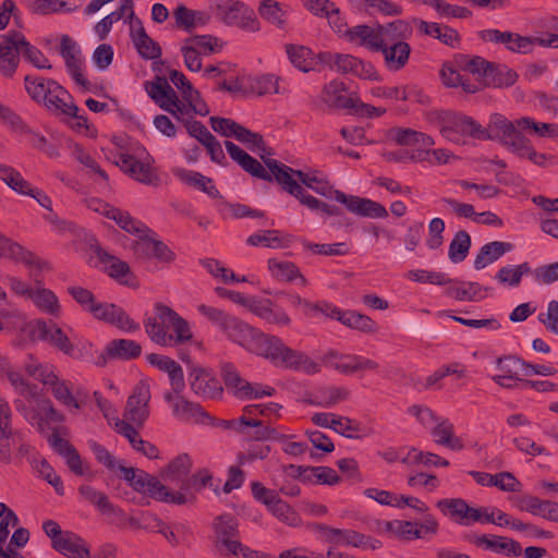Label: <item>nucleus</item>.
I'll use <instances>...</instances> for the list:
<instances>
[{
	"instance_id": "a18cd8bd",
	"label": "nucleus",
	"mask_w": 558,
	"mask_h": 558,
	"mask_svg": "<svg viewBox=\"0 0 558 558\" xmlns=\"http://www.w3.org/2000/svg\"><path fill=\"white\" fill-rule=\"evenodd\" d=\"M379 29L385 43L404 41V39L410 38L413 33L411 24L404 20H396L385 25H379Z\"/></svg>"
},
{
	"instance_id": "412c9836",
	"label": "nucleus",
	"mask_w": 558,
	"mask_h": 558,
	"mask_svg": "<svg viewBox=\"0 0 558 558\" xmlns=\"http://www.w3.org/2000/svg\"><path fill=\"white\" fill-rule=\"evenodd\" d=\"M347 86L343 82L333 80L323 87V101L336 109L356 108L359 98L345 96Z\"/></svg>"
},
{
	"instance_id": "58836bf2",
	"label": "nucleus",
	"mask_w": 558,
	"mask_h": 558,
	"mask_svg": "<svg viewBox=\"0 0 558 558\" xmlns=\"http://www.w3.org/2000/svg\"><path fill=\"white\" fill-rule=\"evenodd\" d=\"M109 219L116 221V223L124 231L131 234L141 235L144 233H153L145 223L133 218L128 211H123L119 208L110 209Z\"/></svg>"
},
{
	"instance_id": "9b49d317",
	"label": "nucleus",
	"mask_w": 558,
	"mask_h": 558,
	"mask_svg": "<svg viewBox=\"0 0 558 558\" xmlns=\"http://www.w3.org/2000/svg\"><path fill=\"white\" fill-rule=\"evenodd\" d=\"M149 386L143 381L138 383L128 398L124 417L131 423L142 426L149 416Z\"/></svg>"
},
{
	"instance_id": "6ab92c4d",
	"label": "nucleus",
	"mask_w": 558,
	"mask_h": 558,
	"mask_svg": "<svg viewBox=\"0 0 558 558\" xmlns=\"http://www.w3.org/2000/svg\"><path fill=\"white\" fill-rule=\"evenodd\" d=\"M316 531L325 535L326 542L333 545L362 547L367 544V536L354 530H341L323 523L315 524Z\"/></svg>"
},
{
	"instance_id": "e2e57ef3",
	"label": "nucleus",
	"mask_w": 558,
	"mask_h": 558,
	"mask_svg": "<svg viewBox=\"0 0 558 558\" xmlns=\"http://www.w3.org/2000/svg\"><path fill=\"white\" fill-rule=\"evenodd\" d=\"M169 78L175 85V87L181 90L183 98L189 104H192L194 99H199V92L193 87L191 82L182 72L178 70H170Z\"/></svg>"
},
{
	"instance_id": "c85d7f7f",
	"label": "nucleus",
	"mask_w": 558,
	"mask_h": 558,
	"mask_svg": "<svg viewBox=\"0 0 558 558\" xmlns=\"http://www.w3.org/2000/svg\"><path fill=\"white\" fill-rule=\"evenodd\" d=\"M130 36L138 52V54L146 60H155L161 57V47L146 33L144 26L140 29H130Z\"/></svg>"
},
{
	"instance_id": "f8f14e48",
	"label": "nucleus",
	"mask_w": 558,
	"mask_h": 558,
	"mask_svg": "<svg viewBox=\"0 0 558 558\" xmlns=\"http://www.w3.org/2000/svg\"><path fill=\"white\" fill-rule=\"evenodd\" d=\"M48 97L43 106L57 116H75L80 111L78 107L72 101L69 92L54 80H48Z\"/></svg>"
},
{
	"instance_id": "9d476101",
	"label": "nucleus",
	"mask_w": 558,
	"mask_h": 558,
	"mask_svg": "<svg viewBox=\"0 0 558 558\" xmlns=\"http://www.w3.org/2000/svg\"><path fill=\"white\" fill-rule=\"evenodd\" d=\"M90 248L96 254L99 262L106 265L105 270L110 278L121 284L134 287L133 280L135 279V276L132 274L126 262L109 254L99 245L97 240H94V243H90Z\"/></svg>"
},
{
	"instance_id": "4d7b16f0",
	"label": "nucleus",
	"mask_w": 558,
	"mask_h": 558,
	"mask_svg": "<svg viewBox=\"0 0 558 558\" xmlns=\"http://www.w3.org/2000/svg\"><path fill=\"white\" fill-rule=\"evenodd\" d=\"M130 486L140 494H146L150 498L158 489L162 488V483L147 472L140 470Z\"/></svg>"
},
{
	"instance_id": "de8ad7c7",
	"label": "nucleus",
	"mask_w": 558,
	"mask_h": 558,
	"mask_svg": "<svg viewBox=\"0 0 558 558\" xmlns=\"http://www.w3.org/2000/svg\"><path fill=\"white\" fill-rule=\"evenodd\" d=\"M395 140L401 146H418L420 148H427L435 144L429 135L413 129H397Z\"/></svg>"
},
{
	"instance_id": "6e6d98bb",
	"label": "nucleus",
	"mask_w": 558,
	"mask_h": 558,
	"mask_svg": "<svg viewBox=\"0 0 558 558\" xmlns=\"http://www.w3.org/2000/svg\"><path fill=\"white\" fill-rule=\"evenodd\" d=\"M414 522L412 521H403V520H393V521H377L376 529L378 531H385L397 538L405 542H411V532L413 529Z\"/></svg>"
},
{
	"instance_id": "4c0bfd02",
	"label": "nucleus",
	"mask_w": 558,
	"mask_h": 558,
	"mask_svg": "<svg viewBox=\"0 0 558 558\" xmlns=\"http://www.w3.org/2000/svg\"><path fill=\"white\" fill-rule=\"evenodd\" d=\"M35 283L38 286V288L36 291L33 290L32 296L29 299L40 310L51 315L58 314L60 305L57 295L51 290L40 287L43 284V280L38 275L35 276Z\"/></svg>"
},
{
	"instance_id": "dca6fc26",
	"label": "nucleus",
	"mask_w": 558,
	"mask_h": 558,
	"mask_svg": "<svg viewBox=\"0 0 558 558\" xmlns=\"http://www.w3.org/2000/svg\"><path fill=\"white\" fill-rule=\"evenodd\" d=\"M116 165L131 178L143 184L158 186L160 183V178L156 170L150 165L140 161L132 155L121 154Z\"/></svg>"
},
{
	"instance_id": "09e8293b",
	"label": "nucleus",
	"mask_w": 558,
	"mask_h": 558,
	"mask_svg": "<svg viewBox=\"0 0 558 558\" xmlns=\"http://www.w3.org/2000/svg\"><path fill=\"white\" fill-rule=\"evenodd\" d=\"M225 124L229 123L232 128V134L233 137L241 142L242 144L246 145L248 149L254 150L255 148L265 151L266 145L264 142V138L262 134L255 133L245 126L239 124V123H231V122H223Z\"/></svg>"
},
{
	"instance_id": "e433bc0d",
	"label": "nucleus",
	"mask_w": 558,
	"mask_h": 558,
	"mask_svg": "<svg viewBox=\"0 0 558 558\" xmlns=\"http://www.w3.org/2000/svg\"><path fill=\"white\" fill-rule=\"evenodd\" d=\"M437 425L432 429V436L438 445H442L452 450H461L464 445L459 437L453 436V424L448 420H438Z\"/></svg>"
},
{
	"instance_id": "f03ea898",
	"label": "nucleus",
	"mask_w": 558,
	"mask_h": 558,
	"mask_svg": "<svg viewBox=\"0 0 558 558\" xmlns=\"http://www.w3.org/2000/svg\"><path fill=\"white\" fill-rule=\"evenodd\" d=\"M262 160L265 166L270 169L275 177V181L282 187V190L298 198L300 203L308 209L320 211L329 217H338L343 214L338 206L319 201L313 195L306 193L299 181L290 175L289 171H292L291 167L281 163L276 159H265L263 156Z\"/></svg>"
},
{
	"instance_id": "39448f33",
	"label": "nucleus",
	"mask_w": 558,
	"mask_h": 558,
	"mask_svg": "<svg viewBox=\"0 0 558 558\" xmlns=\"http://www.w3.org/2000/svg\"><path fill=\"white\" fill-rule=\"evenodd\" d=\"M32 333L37 339L48 342L63 354L74 360H83L85 357L83 349L75 347L62 328L52 320H36Z\"/></svg>"
},
{
	"instance_id": "864d4df0",
	"label": "nucleus",
	"mask_w": 558,
	"mask_h": 558,
	"mask_svg": "<svg viewBox=\"0 0 558 558\" xmlns=\"http://www.w3.org/2000/svg\"><path fill=\"white\" fill-rule=\"evenodd\" d=\"M456 61L459 63V66L462 68L463 70L472 74L478 75L482 84L485 81L486 73H488V68H490L492 63L480 56H474L470 58L466 54H458L456 57Z\"/></svg>"
},
{
	"instance_id": "7ed1b4c3",
	"label": "nucleus",
	"mask_w": 558,
	"mask_h": 558,
	"mask_svg": "<svg viewBox=\"0 0 558 558\" xmlns=\"http://www.w3.org/2000/svg\"><path fill=\"white\" fill-rule=\"evenodd\" d=\"M216 17L227 26L239 27L256 33L260 23L253 8L240 0H218L215 4Z\"/></svg>"
},
{
	"instance_id": "393cba45",
	"label": "nucleus",
	"mask_w": 558,
	"mask_h": 558,
	"mask_svg": "<svg viewBox=\"0 0 558 558\" xmlns=\"http://www.w3.org/2000/svg\"><path fill=\"white\" fill-rule=\"evenodd\" d=\"M192 459L187 453H181L169 462L162 473V478L170 484L179 485L180 489L185 490L184 482L189 480L192 470Z\"/></svg>"
},
{
	"instance_id": "c756f323",
	"label": "nucleus",
	"mask_w": 558,
	"mask_h": 558,
	"mask_svg": "<svg viewBox=\"0 0 558 558\" xmlns=\"http://www.w3.org/2000/svg\"><path fill=\"white\" fill-rule=\"evenodd\" d=\"M154 316L145 315L143 320L144 329L148 337L149 332L151 331V323H155L158 328H161L163 331H168L178 315L174 310L161 302L154 304Z\"/></svg>"
},
{
	"instance_id": "0eeeda50",
	"label": "nucleus",
	"mask_w": 558,
	"mask_h": 558,
	"mask_svg": "<svg viewBox=\"0 0 558 558\" xmlns=\"http://www.w3.org/2000/svg\"><path fill=\"white\" fill-rule=\"evenodd\" d=\"M150 329V341L160 347H179L193 340L190 323L179 314L171 326L173 333L163 331L155 323H151Z\"/></svg>"
},
{
	"instance_id": "37998d69",
	"label": "nucleus",
	"mask_w": 558,
	"mask_h": 558,
	"mask_svg": "<svg viewBox=\"0 0 558 558\" xmlns=\"http://www.w3.org/2000/svg\"><path fill=\"white\" fill-rule=\"evenodd\" d=\"M316 399H311L307 402L313 405H320L325 408L332 407L350 397V390L344 387H324L316 391Z\"/></svg>"
},
{
	"instance_id": "3c124183",
	"label": "nucleus",
	"mask_w": 558,
	"mask_h": 558,
	"mask_svg": "<svg viewBox=\"0 0 558 558\" xmlns=\"http://www.w3.org/2000/svg\"><path fill=\"white\" fill-rule=\"evenodd\" d=\"M470 247V234L464 230L458 231L449 244V259L454 264L463 262L469 254Z\"/></svg>"
},
{
	"instance_id": "7c9ffc66",
	"label": "nucleus",
	"mask_w": 558,
	"mask_h": 558,
	"mask_svg": "<svg viewBox=\"0 0 558 558\" xmlns=\"http://www.w3.org/2000/svg\"><path fill=\"white\" fill-rule=\"evenodd\" d=\"M512 250L508 242L494 241L483 245L474 259V268L480 270L496 262L505 253Z\"/></svg>"
},
{
	"instance_id": "cd10ccee",
	"label": "nucleus",
	"mask_w": 558,
	"mask_h": 558,
	"mask_svg": "<svg viewBox=\"0 0 558 558\" xmlns=\"http://www.w3.org/2000/svg\"><path fill=\"white\" fill-rule=\"evenodd\" d=\"M173 174L179 178L182 182H184L187 185H191L204 193H206L208 196L213 198H220L221 194L218 191V189L215 186L214 181L211 178L205 177L204 174L192 171V170H185L182 168H177L173 170Z\"/></svg>"
},
{
	"instance_id": "a19ab883",
	"label": "nucleus",
	"mask_w": 558,
	"mask_h": 558,
	"mask_svg": "<svg viewBox=\"0 0 558 558\" xmlns=\"http://www.w3.org/2000/svg\"><path fill=\"white\" fill-rule=\"evenodd\" d=\"M258 14L268 23L280 29L287 26L288 12L275 0H263L258 7Z\"/></svg>"
},
{
	"instance_id": "b1692460",
	"label": "nucleus",
	"mask_w": 558,
	"mask_h": 558,
	"mask_svg": "<svg viewBox=\"0 0 558 558\" xmlns=\"http://www.w3.org/2000/svg\"><path fill=\"white\" fill-rule=\"evenodd\" d=\"M483 141L492 140L498 141L506 148L512 153H517L519 148L526 143L527 137L522 135L521 129L518 128L517 121L509 122L507 126L498 131L497 133L485 132L483 130Z\"/></svg>"
},
{
	"instance_id": "bf43d9fd",
	"label": "nucleus",
	"mask_w": 558,
	"mask_h": 558,
	"mask_svg": "<svg viewBox=\"0 0 558 558\" xmlns=\"http://www.w3.org/2000/svg\"><path fill=\"white\" fill-rule=\"evenodd\" d=\"M530 271L531 267L527 263L520 264L515 267L506 266L498 270L496 278L500 283L517 287L520 284L522 276Z\"/></svg>"
},
{
	"instance_id": "0e129e2a",
	"label": "nucleus",
	"mask_w": 558,
	"mask_h": 558,
	"mask_svg": "<svg viewBox=\"0 0 558 558\" xmlns=\"http://www.w3.org/2000/svg\"><path fill=\"white\" fill-rule=\"evenodd\" d=\"M69 147L72 149L73 157L85 167L99 174L106 182L109 181V177L105 170L96 162V160L85 151L84 147L77 143H70Z\"/></svg>"
},
{
	"instance_id": "473e14b6",
	"label": "nucleus",
	"mask_w": 558,
	"mask_h": 558,
	"mask_svg": "<svg viewBox=\"0 0 558 558\" xmlns=\"http://www.w3.org/2000/svg\"><path fill=\"white\" fill-rule=\"evenodd\" d=\"M107 354L110 359L134 360L142 354V347L134 340L114 339L107 344Z\"/></svg>"
},
{
	"instance_id": "8fccbe9b",
	"label": "nucleus",
	"mask_w": 558,
	"mask_h": 558,
	"mask_svg": "<svg viewBox=\"0 0 558 558\" xmlns=\"http://www.w3.org/2000/svg\"><path fill=\"white\" fill-rule=\"evenodd\" d=\"M268 268L279 280L293 281L295 278H301L303 284L306 283V279L301 275L298 266L292 262L270 258L268 259Z\"/></svg>"
},
{
	"instance_id": "5fc2aeb1",
	"label": "nucleus",
	"mask_w": 558,
	"mask_h": 558,
	"mask_svg": "<svg viewBox=\"0 0 558 558\" xmlns=\"http://www.w3.org/2000/svg\"><path fill=\"white\" fill-rule=\"evenodd\" d=\"M0 180L16 193H29V183L11 166L0 163Z\"/></svg>"
},
{
	"instance_id": "2f4dec72",
	"label": "nucleus",
	"mask_w": 558,
	"mask_h": 558,
	"mask_svg": "<svg viewBox=\"0 0 558 558\" xmlns=\"http://www.w3.org/2000/svg\"><path fill=\"white\" fill-rule=\"evenodd\" d=\"M437 508L460 525H468L469 504L462 498H445L436 504Z\"/></svg>"
},
{
	"instance_id": "a211bd4d",
	"label": "nucleus",
	"mask_w": 558,
	"mask_h": 558,
	"mask_svg": "<svg viewBox=\"0 0 558 558\" xmlns=\"http://www.w3.org/2000/svg\"><path fill=\"white\" fill-rule=\"evenodd\" d=\"M0 257L10 258L24 263L27 266H35L38 269L48 267V263L39 259L32 252L25 250L19 243L0 233Z\"/></svg>"
},
{
	"instance_id": "052dcab7",
	"label": "nucleus",
	"mask_w": 558,
	"mask_h": 558,
	"mask_svg": "<svg viewBox=\"0 0 558 558\" xmlns=\"http://www.w3.org/2000/svg\"><path fill=\"white\" fill-rule=\"evenodd\" d=\"M48 80L39 76L26 75L24 78L25 89L29 97L37 104L43 105L48 97L47 86Z\"/></svg>"
},
{
	"instance_id": "338daca9",
	"label": "nucleus",
	"mask_w": 558,
	"mask_h": 558,
	"mask_svg": "<svg viewBox=\"0 0 558 558\" xmlns=\"http://www.w3.org/2000/svg\"><path fill=\"white\" fill-rule=\"evenodd\" d=\"M439 524L432 514H425L422 522H414L411 532V541L424 538L426 535H435L438 533Z\"/></svg>"
},
{
	"instance_id": "13d9d810",
	"label": "nucleus",
	"mask_w": 558,
	"mask_h": 558,
	"mask_svg": "<svg viewBox=\"0 0 558 558\" xmlns=\"http://www.w3.org/2000/svg\"><path fill=\"white\" fill-rule=\"evenodd\" d=\"M29 9L34 14L48 15L61 11L71 12L75 10L66 0H34L29 4Z\"/></svg>"
},
{
	"instance_id": "69168bd1",
	"label": "nucleus",
	"mask_w": 558,
	"mask_h": 558,
	"mask_svg": "<svg viewBox=\"0 0 558 558\" xmlns=\"http://www.w3.org/2000/svg\"><path fill=\"white\" fill-rule=\"evenodd\" d=\"M515 507L521 511H526L532 514H539L543 517L545 511L546 500H541L538 497L531 495L515 496L512 498Z\"/></svg>"
},
{
	"instance_id": "1a4fd4ad",
	"label": "nucleus",
	"mask_w": 558,
	"mask_h": 558,
	"mask_svg": "<svg viewBox=\"0 0 558 558\" xmlns=\"http://www.w3.org/2000/svg\"><path fill=\"white\" fill-rule=\"evenodd\" d=\"M335 201L344 205L348 211L366 218H387L388 211L384 205L369 198L348 195L342 191L335 192Z\"/></svg>"
},
{
	"instance_id": "bb28decb",
	"label": "nucleus",
	"mask_w": 558,
	"mask_h": 558,
	"mask_svg": "<svg viewBox=\"0 0 558 558\" xmlns=\"http://www.w3.org/2000/svg\"><path fill=\"white\" fill-rule=\"evenodd\" d=\"M177 399L173 402V415L184 422L203 423L205 418H210L209 414L196 402L185 399L182 393H175Z\"/></svg>"
},
{
	"instance_id": "a878e982",
	"label": "nucleus",
	"mask_w": 558,
	"mask_h": 558,
	"mask_svg": "<svg viewBox=\"0 0 558 558\" xmlns=\"http://www.w3.org/2000/svg\"><path fill=\"white\" fill-rule=\"evenodd\" d=\"M116 429H117V433L124 436L129 440L131 446L136 451L142 452L148 459H157L158 458V456H159L158 448L155 445H153L146 440H143L140 437L138 432L134 428V426L130 422L118 421L116 423Z\"/></svg>"
},
{
	"instance_id": "aec40b11",
	"label": "nucleus",
	"mask_w": 558,
	"mask_h": 558,
	"mask_svg": "<svg viewBox=\"0 0 558 558\" xmlns=\"http://www.w3.org/2000/svg\"><path fill=\"white\" fill-rule=\"evenodd\" d=\"M344 37L350 43L368 48L372 51H379L384 43L379 25L372 27L365 24L356 25L344 31Z\"/></svg>"
},
{
	"instance_id": "72a5a7b5",
	"label": "nucleus",
	"mask_w": 558,
	"mask_h": 558,
	"mask_svg": "<svg viewBox=\"0 0 558 558\" xmlns=\"http://www.w3.org/2000/svg\"><path fill=\"white\" fill-rule=\"evenodd\" d=\"M518 80V74L507 69V66H500L494 62L488 68L483 86L502 88L513 85Z\"/></svg>"
},
{
	"instance_id": "5701e85b",
	"label": "nucleus",
	"mask_w": 558,
	"mask_h": 558,
	"mask_svg": "<svg viewBox=\"0 0 558 558\" xmlns=\"http://www.w3.org/2000/svg\"><path fill=\"white\" fill-rule=\"evenodd\" d=\"M51 546L68 558H90L86 542L71 531H65L64 536L54 541Z\"/></svg>"
},
{
	"instance_id": "680f3d73",
	"label": "nucleus",
	"mask_w": 558,
	"mask_h": 558,
	"mask_svg": "<svg viewBox=\"0 0 558 558\" xmlns=\"http://www.w3.org/2000/svg\"><path fill=\"white\" fill-rule=\"evenodd\" d=\"M221 375L228 389H232L235 397L241 398L242 387L248 384L243 379L232 363H225L221 366Z\"/></svg>"
},
{
	"instance_id": "603ef678",
	"label": "nucleus",
	"mask_w": 558,
	"mask_h": 558,
	"mask_svg": "<svg viewBox=\"0 0 558 558\" xmlns=\"http://www.w3.org/2000/svg\"><path fill=\"white\" fill-rule=\"evenodd\" d=\"M15 37L20 44L22 54L29 63L37 69H51V64L45 54L37 47L27 41L21 32L20 35H15Z\"/></svg>"
},
{
	"instance_id": "c03bdc74",
	"label": "nucleus",
	"mask_w": 558,
	"mask_h": 558,
	"mask_svg": "<svg viewBox=\"0 0 558 558\" xmlns=\"http://www.w3.org/2000/svg\"><path fill=\"white\" fill-rule=\"evenodd\" d=\"M289 172L292 178H293V175L296 177V179L300 181L299 183L301 185H304V186L313 190L315 193H317L322 196L335 199V192L337 190L332 189V186H330L327 181H324V180H322L315 175H312L310 173H306L302 170L292 169V171H289Z\"/></svg>"
},
{
	"instance_id": "4be33fe9",
	"label": "nucleus",
	"mask_w": 558,
	"mask_h": 558,
	"mask_svg": "<svg viewBox=\"0 0 558 558\" xmlns=\"http://www.w3.org/2000/svg\"><path fill=\"white\" fill-rule=\"evenodd\" d=\"M379 51L384 54L386 66L391 71H399L409 62L411 46L403 40L396 43L384 41Z\"/></svg>"
},
{
	"instance_id": "f257e3e1",
	"label": "nucleus",
	"mask_w": 558,
	"mask_h": 558,
	"mask_svg": "<svg viewBox=\"0 0 558 558\" xmlns=\"http://www.w3.org/2000/svg\"><path fill=\"white\" fill-rule=\"evenodd\" d=\"M222 332L230 341L270 361L275 366L302 369L306 374L320 371L319 364L303 352L286 345L279 337L265 333L235 316H231Z\"/></svg>"
},
{
	"instance_id": "20e7f679",
	"label": "nucleus",
	"mask_w": 558,
	"mask_h": 558,
	"mask_svg": "<svg viewBox=\"0 0 558 558\" xmlns=\"http://www.w3.org/2000/svg\"><path fill=\"white\" fill-rule=\"evenodd\" d=\"M213 530L215 550L222 557L236 555L241 546L238 519L230 513L220 514L214 519Z\"/></svg>"
},
{
	"instance_id": "6e6552de",
	"label": "nucleus",
	"mask_w": 558,
	"mask_h": 558,
	"mask_svg": "<svg viewBox=\"0 0 558 558\" xmlns=\"http://www.w3.org/2000/svg\"><path fill=\"white\" fill-rule=\"evenodd\" d=\"M90 314L95 319L113 325L126 332H135L140 329V324L134 322L121 306L114 303L97 302L90 308Z\"/></svg>"
},
{
	"instance_id": "2eb2a0df",
	"label": "nucleus",
	"mask_w": 558,
	"mask_h": 558,
	"mask_svg": "<svg viewBox=\"0 0 558 558\" xmlns=\"http://www.w3.org/2000/svg\"><path fill=\"white\" fill-rule=\"evenodd\" d=\"M15 35L20 32L11 29L0 36V72L5 77H12L20 63L21 47Z\"/></svg>"
},
{
	"instance_id": "49530a36",
	"label": "nucleus",
	"mask_w": 558,
	"mask_h": 558,
	"mask_svg": "<svg viewBox=\"0 0 558 558\" xmlns=\"http://www.w3.org/2000/svg\"><path fill=\"white\" fill-rule=\"evenodd\" d=\"M448 123H450L460 135H470L476 140H482L483 137V126L471 117L451 111Z\"/></svg>"
},
{
	"instance_id": "f3484780",
	"label": "nucleus",
	"mask_w": 558,
	"mask_h": 558,
	"mask_svg": "<svg viewBox=\"0 0 558 558\" xmlns=\"http://www.w3.org/2000/svg\"><path fill=\"white\" fill-rule=\"evenodd\" d=\"M147 362L168 374L170 386L175 393H182L185 388L184 374L181 365L173 359L157 353L146 356Z\"/></svg>"
},
{
	"instance_id": "423d86ee",
	"label": "nucleus",
	"mask_w": 558,
	"mask_h": 558,
	"mask_svg": "<svg viewBox=\"0 0 558 558\" xmlns=\"http://www.w3.org/2000/svg\"><path fill=\"white\" fill-rule=\"evenodd\" d=\"M464 539L478 548L507 557H520L523 553L518 541L506 536L469 533L464 535Z\"/></svg>"
},
{
	"instance_id": "ddd939ff",
	"label": "nucleus",
	"mask_w": 558,
	"mask_h": 558,
	"mask_svg": "<svg viewBox=\"0 0 558 558\" xmlns=\"http://www.w3.org/2000/svg\"><path fill=\"white\" fill-rule=\"evenodd\" d=\"M189 381L191 390L202 398L215 399L223 392L220 381L208 369L201 366H192Z\"/></svg>"
},
{
	"instance_id": "c9c22d12",
	"label": "nucleus",
	"mask_w": 558,
	"mask_h": 558,
	"mask_svg": "<svg viewBox=\"0 0 558 558\" xmlns=\"http://www.w3.org/2000/svg\"><path fill=\"white\" fill-rule=\"evenodd\" d=\"M338 322L364 333H376L378 331V325L375 320L355 311H342Z\"/></svg>"
},
{
	"instance_id": "4468645a",
	"label": "nucleus",
	"mask_w": 558,
	"mask_h": 558,
	"mask_svg": "<svg viewBox=\"0 0 558 558\" xmlns=\"http://www.w3.org/2000/svg\"><path fill=\"white\" fill-rule=\"evenodd\" d=\"M48 441L51 448L65 459L66 465L72 473L77 476L88 475L93 477V474L89 473V466L84 465L78 451L68 439L62 438L58 432L54 430Z\"/></svg>"
},
{
	"instance_id": "79ce46f5",
	"label": "nucleus",
	"mask_w": 558,
	"mask_h": 558,
	"mask_svg": "<svg viewBox=\"0 0 558 558\" xmlns=\"http://www.w3.org/2000/svg\"><path fill=\"white\" fill-rule=\"evenodd\" d=\"M21 440V433L13 430L11 424L7 421L1 423L0 427V462L9 464L12 461V447H15Z\"/></svg>"
},
{
	"instance_id": "f704fd0d",
	"label": "nucleus",
	"mask_w": 558,
	"mask_h": 558,
	"mask_svg": "<svg viewBox=\"0 0 558 558\" xmlns=\"http://www.w3.org/2000/svg\"><path fill=\"white\" fill-rule=\"evenodd\" d=\"M80 495L89 504L95 506L101 513L105 514H121L122 511L114 507L108 496L92 487L90 485H81L78 488Z\"/></svg>"
},
{
	"instance_id": "ea45409f",
	"label": "nucleus",
	"mask_w": 558,
	"mask_h": 558,
	"mask_svg": "<svg viewBox=\"0 0 558 558\" xmlns=\"http://www.w3.org/2000/svg\"><path fill=\"white\" fill-rule=\"evenodd\" d=\"M286 51L291 63L300 71L307 73L315 70V57L310 48L289 44Z\"/></svg>"
},
{
	"instance_id": "774afa93",
	"label": "nucleus",
	"mask_w": 558,
	"mask_h": 558,
	"mask_svg": "<svg viewBox=\"0 0 558 558\" xmlns=\"http://www.w3.org/2000/svg\"><path fill=\"white\" fill-rule=\"evenodd\" d=\"M488 485L496 486L500 490L517 493L521 490V483L510 472H501L489 476Z\"/></svg>"
}]
</instances>
